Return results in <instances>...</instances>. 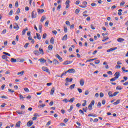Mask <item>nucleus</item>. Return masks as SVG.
I'll use <instances>...</instances> for the list:
<instances>
[{
  "label": "nucleus",
  "mask_w": 128,
  "mask_h": 128,
  "mask_svg": "<svg viewBox=\"0 0 128 128\" xmlns=\"http://www.w3.org/2000/svg\"><path fill=\"white\" fill-rule=\"evenodd\" d=\"M42 70H44V72H48L49 74H50V70H48V68L43 66L42 67Z\"/></svg>",
  "instance_id": "obj_1"
},
{
  "label": "nucleus",
  "mask_w": 128,
  "mask_h": 128,
  "mask_svg": "<svg viewBox=\"0 0 128 128\" xmlns=\"http://www.w3.org/2000/svg\"><path fill=\"white\" fill-rule=\"evenodd\" d=\"M82 4H84V6L79 5V6L82 8H86V4H88V2L86 1L83 2Z\"/></svg>",
  "instance_id": "obj_2"
},
{
  "label": "nucleus",
  "mask_w": 128,
  "mask_h": 128,
  "mask_svg": "<svg viewBox=\"0 0 128 128\" xmlns=\"http://www.w3.org/2000/svg\"><path fill=\"white\" fill-rule=\"evenodd\" d=\"M66 72H69V74H74V72H76V70L74 68H70L66 70Z\"/></svg>",
  "instance_id": "obj_3"
},
{
  "label": "nucleus",
  "mask_w": 128,
  "mask_h": 128,
  "mask_svg": "<svg viewBox=\"0 0 128 128\" xmlns=\"http://www.w3.org/2000/svg\"><path fill=\"white\" fill-rule=\"evenodd\" d=\"M32 18H36V12L34 10L32 12Z\"/></svg>",
  "instance_id": "obj_4"
},
{
  "label": "nucleus",
  "mask_w": 128,
  "mask_h": 128,
  "mask_svg": "<svg viewBox=\"0 0 128 128\" xmlns=\"http://www.w3.org/2000/svg\"><path fill=\"white\" fill-rule=\"evenodd\" d=\"M114 76H115V78H120V73L118 72H116L114 74Z\"/></svg>",
  "instance_id": "obj_5"
},
{
  "label": "nucleus",
  "mask_w": 128,
  "mask_h": 128,
  "mask_svg": "<svg viewBox=\"0 0 128 128\" xmlns=\"http://www.w3.org/2000/svg\"><path fill=\"white\" fill-rule=\"evenodd\" d=\"M116 48H110V49L107 50V52H114V50H116Z\"/></svg>",
  "instance_id": "obj_6"
},
{
  "label": "nucleus",
  "mask_w": 128,
  "mask_h": 128,
  "mask_svg": "<svg viewBox=\"0 0 128 128\" xmlns=\"http://www.w3.org/2000/svg\"><path fill=\"white\" fill-rule=\"evenodd\" d=\"M38 61L40 62V64H44V62H46V60L44 58H41L38 60Z\"/></svg>",
  "instance_id": "obj_7"
},
{
  "label": "nucleus",
  "mask_w": 128,
  "mask_h": 128,
  "mask_svg": "<svg viewBox=\"0 0 128 128\" xmlns=\"http://www.w3.org/2000/svg\"><path fill=\"white\" fill-rule=\"evenodd\" d=\"M34 124V122L32 120H30L27 123V126H32Z\"/></svg>",
  "instance_id": "obj_8"
},
{
  "label": "nucleus",
  "mask_w": 128,
  "mask_h": 128,
  "mask_svg": "<svg viewBox=\"0 0 128 128\" xmlns=\"http://www.w3.org/2000/svg\"><path fill=\"white\" fill-rule=\"evenodd\" d=\"M80 84L81 86H84V80L82 78L80 79Z\"/></svg>",
  "instance_id": "obj_9"
},
{
  "label": "nucleus",
  "mask_w": 128,
  "mask_h": 128,
  "mask_svg": "<svg viewBox=\"0 0 128 128\" xmlns=\"http://www.w3.org/2000/svg\"><path fill=\"white\" fill-rule=\"evenodd\" d=\"M54 90H55L54 87L52 88L50 92V94L51 96L54 95Z\"/></svg>",
  "instance_id": "obj_10"
},
{
  "label": "nucleus",
  "mask_w": 128,
  "mask_h": 128,
  "mask_svg": "<svg viewBox=\"0 0 128 128\" xmlns=\"http://www.w3.org/2000/svg\"><path fill=\"white\" fill-rule=\"evenodd\" d=\"M37 11L38 14H42L44 12V9H37Z\"/></svg>",
  "instance_id": "obj_11"
},
{
  "label": "nucleus",
  "mask_w": 128,
  "mask_h": 128,
  "mask_svg": "<svg viewBox=\"0 0 128 128\" xmlns=\"http://www.w3.org/2000/svg\"><path fill=\"white\" fill-rule=\"evenodd\" d=\"M14 26V28L15 30H18V28H20V27L18 26V24L17 23H15Z\"/></svg>",
  "instance_id": "obj_12"
},
{
  "label": "nucleus",
  "mask_w": 128,
  "mask_h": 128,
  "mask_svg": "<svg viewBox=\"0 0 128 128\" xmlns=\"http://www.w3.org/2000/svg\"><path fill=\"white\" fill-rule=\"evenodd\" d=\"M20 121H18L16 124V128H20Z\"/></svg>",
  "instance_id": "obj_13"
},
{
  "label": "nucleus",
  "mask_w": 128,
  "mask_h": 128,
  "mask_svg": "<svg viewBox=\"0 0 128 128\" xmlns=\"http://www.w3.org/2000/svg\"><path fill=\"white\" fill-rule=\"evenodd\" d=\"M16 114H24V111H20L19 110L16 111Z\"/></svg>",
  "instance_id": "obj_14"
},
{
  "label": "nucleus",
  "mask_w": 128,
  "mask_h": 128,
  "mask_svg": "<svg viewBox=\"0 0 128 128\" xmlns=\"http://www.w3.org/2000/svg\"><path fill=\"white\" fill-rule=\"evenodd\" d=\"M34 54H36V56H40L41 53H40V52H38V50H34Z\"/></svg>",
  "instance_id": "obj_15"
},
{
  "label": "nucleus",
  "mask_w": 128,
  "mask_h": 128,
  "mask_svg": "<svg viewBox=\"0 0 128 128\" xmlns=\"http://www.w3.org/2000/svg\"><path fill=\"white\" fill-rule=\"evenodd\" d=\"M72 78H66V80H65V81L66 82H72Z\"/></svg>",
  "instance_id": "obj_16"
},
{
  "label": "nucleus",
  "mask_w": 128,
  "mask_h": 128,
  "mask_svg": "<svg viewBox=\"0 0 128 128\" xmlns=\"http://www.w3.org/2000/svg\"><path fill=\"white\" fill-rule=\"evenodd\" d=\"M118 42H122L124 41V39L122 38H118L117 40Z\"/></svg>",
  "instance_id": "obj_17"
},
{
  "label": "nucleus",
  "mask_w": 128,
  "mask_h": 128,
  "mask_svg": "<svg viewBox=\"0 0 128 128\" xmlns=\"http://www.w3.org/2000/svg\"><path fill=\"white\" fill-rule=\"evenodd\" d=\"M72 63V61H68L67 60L64 62V64H70Z\"/></svg>",
  "instance_id": "obj_18"
},
{
  "label": "nucleus",
  "mask_w": 128,
  "mask_h": 128,
  "mask_svg": "<svg viewBox=\"0 0 128 128\" xmlns=\"http://www.w3.org/2000/svg\"><path fill=\"white\" fill-rule=\"evenodd\" d=\"M68 40V35L67 34H65L62 38V40Z\"/></svg>",
  "instance_id": "obj_19"
},
{
  "label": "nucleus",
  "mask_w": 128,
  "mask_h": 128,
  "mask_svg": "<svg viewBox=\"0 0 128 128\" xmlns=\"http://www.w3.org/2000/svg\"><path fill=\"white\" fill-rule=\"evenodd\" d=\"M36 34L38 40H40V38H42V37L40 36V34L36 33Z\"/></svg>",
  "instance_id": "obj_20"
},
{
  "label": "nucleus",
  "mask_w": 128,
  "mask_h": 128,
  "mask_svg": "<svg viewBox=\"0 0 128 128\" xmlns=\"http://www.w3.org/2000/svg\"><path fill=\"white\" fill-rule=\"evenodd\" d=\"M56 56L59 60H62V58L60 57V56L58 54H56Z\"/></svg>",
  "instance_id": "obj_21"
},
{
  "label": "nucleus",
  "mask_w": 128,
  "mask_h": 128,
  "mask_svg": "<svg viewBox=\"0 0 128 128\" xmlns=\"http://www.w3.org/2000/svg\"><path fill=\"white\" fill-rule=\"evenodd\" d=\"M26 30H28V28H26V29L23 30L22 32V36H24V34H26Z\"/></svg>",
  "instance_id": "obj_22"
},
{
  "label": "nucleus",
  "mask_w": 128,
  "mask_h": 128,
  "mask_svg": "<svg viewBox=\"0 0 128 128\" xmlns=\"http://www.w3.org/2000/svg\"><path fill=\"white\" fill-rule=\"evenodd\" d=\"M75 86H76V84H72V85L70 86V89L74 90V88Z\"/></svg>",
  "instance_id": "obj_23"
},
{
  "label": "nucleus",
  "mask_w": 128,
  "mask_h": 128,
  "mask_svg": "<svg viewBox=\"0 0 128 128\" xmlns=\"http://www.w3.org/2000/svg\"><path fill=\"white\" fill-rule=\"evenodd\" d=\"M46 16H43L42 17V18L40 20V22H44V20H46Z\"/></svg>",
  "instance_id": "obj_24"
},
{
  "label": "nucleus",
  "mask_w": 128,
  "mask_h": 128,
  "mask_svg": "<svg viewBox=\"0 0 128 128\" xmlns=\"http://www.w3.org/2000/svg\"><path fill=\"white\" fill-rule=\"evenodd\" d=\"M53 64H58V61L56 59H54V60H53Z\"/></svg>",
  "instance_id": "obj_25"
},
{
  "label": "nucleus",
  "mask_w": 128,
  "mask_h": 128,
  "mask_svg": "<svg viewBox=\"0 0 128 128\" xmlns=\"http://www.w3.org/2000/svg\"><path fill=\"white\" fill-rule=\"evenodd\" d=\"M120 100H117L116 102H114L113 104H114V106H116L117 104H120Z\"/></svg>",
  "instance_id": "obj_26"
},
{
  "label": "nucleus",
  "mask_w": 128,
  "mask_h": 128,
  "mask_svg": "<svg viewBox=\"0 0 128 128\" xmlns=\"http://www.w3.org/2000/svg\"><path fill=\"white\" fill-rule=\"evenodd\" d=\"M24 74V71L22 70V71L20 72H18L17 74H18V76H20V75L22 76V74Z\"/></svg>",
  "instance_id": "obj_27"
},
{
  "label": "nucleus",
  "mask_w": 128,
  "mask_h": 128,
  "mask_svg": "<svg viewBox=\"0 0 128 128\" xmlns=\"http://www.w3.org/2000/svg\"><path fill=\"white\" fill-rule=\"evenodd\" d=\"M108 94L110 98H112L113 97V94L112 92H109L108 93Z\"/></svg>",
  "instance_id": "obj_28"
},
{
  "label": "nucleus",
  "mask_w": 128,
  "mask_h": 128,
  "mask_svg": "<svg viewBox=\"0 0 128 128\" xmlns=\"http://www.w3.org/2000/svg\"><path fill=\"white\" fill-rule=\"evenodd\" d=\"M122 87L121 86H118L116 88V90H122Z\"/></svg>",
  "instance_id": "obj_29"
},
{
  "label": "nucleus",
  "mask_w": 128,
  "mask_h": 128,
  "mask_svg": "<svg viewBox=\"0 0 128 128\" xmlns=\"http://www.w3.org/2000/svg\"><path fill=\"white\" fill-rule=\"evenodd\" d=\"M80 12V10L78 8H77L75 10V14H78Z\"/></svg>",
  "instance_id": "obj_30"
},
{
  "label": "nucleus",
  "mask_w": 128,
  "mask_h": 128,
  "mask_svg": "<svg viewBox=\"0 0 128 128\" xmlns=\"http://www.w3.org/2000/svg\"><path fill=\"white\" fill-rule=\"evenodd\" d=\"M54 38H52L50 40V44H54Z\"/></svg>",
  "instance_id": "obj_31"
},
{
  "label": "nucleus",
  "mask_w": 128,
  "mask_h": 128,
  "mask_svg": "<svg viewBox=\"0 0 128 128\" xmlns=\"http://www.w3.org/2000/svg\"><path fill=\"white\" fill-rule=\"evenodd\" d=\"M72 108H74V106H70V108L68 110V112H70L72 110Z\"/></svg>",
  "instance_id": "obj_32"
},
{
  "label": "nucleus",
  "mask_w": 128,
  "mask_h": 128,
  "mask_svg": "<svg viewBox=\"0 0 128 128\" xmlns=\"http://www.w3.org/2000/svg\"><path fill=\"white\" fill-rule=\"evenodd\" d=\"M11 62H16V59L14 58H11Z\"/></svg>",
  "instance_id": "obj_33"
},
{
  "label": "nucleus",
  "mask_w": 128,
  "mask_h": 128,
  "mask_svg": "<svg viewBox=\"0 0 128 128\" xmlns=\"http://www.w3.org/2000/svg\"><path fill=\"white\" fill-rule=\"evenodd\" d=\"M52 45H49V46H48V50H52Z\"/></svg>",
  "instance_id": "obj_34"
},
{
  "label": "nucleus",
  "mask_w": 128,
  "mask_h": 128,
  "mask_svg": "<svg viewBox=\"0 0 128 128\" xmlns=\"http://www.w3.org/2000/svg\"><path fill=\"white\" fill-rule=\"evenodd\" d=\"M66 74H68V72H64L62 75L60 76V78H62V76H66Z\"/></svg>",
  "instance_id": "obj_35"
},
{
  "label": "nucleus",
  "mask_w": 128,
  "mask_h": 128,
  "mask_svg": "<svg viewBox=\"0 0 128 128\" xmlns=\"http://www.w3.org/2000/svg\"><path fill=\"white\" fill-rule=\"evenodd\" d=\"M88 116H92L93 118H96V114H88Z\"/></svg>",
  "instance_id": "obj_36"
},
{
  "label": "nucleus",
  "mask_w": 128,
  "mask_h": 128,
  "mask_svg": "<svg viewBox=\"0 0 128 128\" xmlns=\"http://www.w3.org/2000/svg\"><path fill=\"white\" fill-rule=\"evenodd\" d=\"M88 108L90 110H92V106L90 104L88 106Z\"/></svg>",
  "instance_id": "obj_37"
},
{
  "label": "nucleus",
  "mask_w": 128,
  "mask_h": 128,
  "mask_svg": "<svg viewBox=\"0 0 128 128\" xmlns=\"http://www.w3.org/2000/svg\"><path fill=\"white\" fill-rule=\"evenodd\" d=\"M74 100H75L74 98H70V100H68V102H73Z\"/></svg>",
  "instance_id": "obj_38"
},
{
  "label": "nucleus",
  "mask_w": 128,
  "mask_h": 128,
  "mask_svg": "<svg viewBox=\"0 0 128 128\" xmlns=\"http://www.w3.org/2000/svg\"><path fill=\"white\" fill-rule=\"evenodd\" d=\"M2 58L3 60H6V58H8V56H6V55H2Z\"/></svg>",
  "instance_id": "obj_39"
},
{
  "label": "nucleus",
  "mask_w": 128,
  "mask_h": 128,
  "mask_svg": "<svg viewBox=\"0 0 128 128\" xmlns=\"http://www.w3.org/2000/svg\"><path fill=\"white\" fill-rule=\"evenodd\" d=\"M24 92H30V90H28V88H24Z\"/></svg>",
  "instance_id": "obj_40"
},
{
  "label": "nucleus",
  "mask_w": 128,
  "mask_h": 128,
  "mask_svg": "<svg viewBox=\"0 0 128 128\" xmlns=\"http://www.w3.org/2000/svg\"><path fill=\"white\" fill-rule=\"evenodd\" d=\"M3 54H6V56H10V54L6 52H4Z\"/></svg>",
  "instance_id": "obj_41"
},
{
  "label": "nucleus",
  "mask_w": 128,
  "mask_h": 128,
  "mask_svg": "<svg viewBox=\"0 0 128 128\" xmlns=\"http://www.w3.org/2000/svg\"><path fill=\"white\" fill-rule=\"evenodd\" d=\"M88 94H90V91H88V90L85 91V92H84L85 96H88Z\"/></svg>",
  "instance_id": "obj_42"
},
{
  "label": "nucleus",
  "mask_w": 128,
  "mask_h": 128,
  "mask_svg": "<svg viewBox=\"0 0 128 128\" xmlns=\"http://www.w3.org/2000/svg\"><path fill=\"white\" fill-rule=\"evenodd\" d=\"M8 92H11V94H12V92H14V90H12V89H8Z\"/></svg>",
  "instance_id": "obj_43"
},
{
  "label": "nucleus",
  "mask_w": 128,
  "mask_h": 128,
  "mask_svg": "<svg viewBox=\"0 0 128 128\" xmlns=\"http://www.w3.org/2000/svg\"><path fill=\"white\" fill-rule=\"evenodd\" d=\"M39 52H40V54L42 52V54H44V50L42 49V48H39Z\"/></svg>",
  "instance_id": "obj_44"
},
{
  "label": "nucleus",
  "mask_w": 128,
  "mask_h": 128,
  "mask_svg": "<svg viewBox=\"0 0 128 128\" xmlns=\"http://www.w3.org/2000/svg\"><path fill=\"white\" fill-rule=\"evenodd\" d=\"M38 28L40 30V32H42V25H39Z\"/></svg>",
  "instance_id": "obj_45"
},
{
  "label": "nucleus",
  "mask_w": 128,
  "mask_h": 128,
  "mask_svg": "<svg viewBox=\"0 0 128 128\" xmlns=\"http://www.w3.org/2000/svg\"><path fill=\"white\" fill-rule=\"evenodd\" d=\"M20 100H22V98H26V97H24L22 94H20Z\"/></svg>",
  "instance_id": "obj_46"
},
{
  "label": "nucleus",
  "mask_w": 128,
  "mask_h": 128,
  "mask_svg": "<svg viewBox=\"0 0 128 128\" xmlns=\"http://www.w3.org/2000/svg\"><path fill=\"white\" fill-rule=\"evenodd\" d=\"M6 30L4 29V30L2 32V34H6Z\"/></svg>",
  "instance_id": "obj_47"
},
{
  "label": "nucleus",
  "mask_w": 128,
  "mask_h": 128,
  "mask_svg": "<svg viewBox=\"0 0 128 128\" xmlns=\"http://www.w3.org/2000/svg\"><path fill=\"white\" fill-rule=\"evenodd\" d=\"M116 80V77H114V78H111L110 80V82H114V80Z\"/></svg>",
  "instance_id": "obj_48"
},
{
  "label": "nucleus",
  "mask_w": 128,
  "mask_h": 128,
  "mask_svg": "<svg viewBox=\"0 0 128 128\" xmlns=\"http://www.w3.org/2000/svg\"><path fill=\"white\" fill-rule=\"evenodd\" d=\"M90 106H94V100H92L90 104Z\"/></svg>",
  "instance_id": "obj_49"
},
{
  "label": "nucleus",
  "mask_w": 128,
  "mask_h": 128,
  "mask_svg": "<svg viewBox=\"0 0 128 128\" xmlns=\"http://www.w3.org/2000/svg\"><path fill=\"white\" fill-rule=\"evenodd\" d=\"M97 106H98V108H100V106H102V103H100V102H98Z\"/></svg>",
  "instance_id": "obj_50"
},
{
  "label": "nucleus",
  "mask_w": 128,
  "mask_h": 128,
  "mask_svg": "<svg viewBox=\"0 0 128 128\" xmlns=\"http://www.w3.org/2000/svg\"><path fill=\"white\" fill-rule=\"evenodd\" d=\"M78 92H80V94H82V89L78 88Z\"/></svg>",
  "instance_id": "obj_51"
},
{
  "label": "nucleus",
  "mask_w": 128,
  "mask_h": 128,
  "mask_svg": "<svg viewBox=\"0 0 128 128\" xmlns=\"http://www.w3.org/2000/svg\"><path fill=\"white\" fill-rule=\"evenodd\" d=\"M66 24L67 25V26H70V21L68 20H67L66 22Z\"/></svg>",
  "instance_id": "obj_52"
},
{
  "label": "nucleus",
  "mask_w": 128,
  "mask_h": 128,
  "mask_svg": "<svg viewBox=\"0 0 128 128\" xmlns=\"http://www.w3.org/2000/svg\"><path fill=\"white\" fill-rule=\"evenodd\" d=\"M84 103L82 104V106H86V100H84Z\"/></svg>",
  "instance_id": "obj_53"
},
{
  "label": "nucleus",
  "mask_w": 128,
  "mask_h": 128,
  "mask_svg": "<svg viewBox=\"0 0 128 128\" xmlns=\"http://www.w3.org/2000/svg\"><path fill=\"white\" fill-rule=\"evenodd\" d=\"M94 63L96 64H100V60H95Z\"/></svg>",
  "instance_id": "obj_54"
},
{
  "label": "nucleus",
  "mask_w": 128,
  "mask_h": 128,
  "mask_svg": "<svg viewBox=\"0 0 128 128\" xmlns=\"http://www.w3.org/2000/svg\"><path fill=\"white\" fill-rule=\"evenodd\" d=\"M8 15L9 16H12V10H11L10 12L8 13Z\"/></svg>",
  "instance_id": "obj_55"
},
{
  "label": "nucleus",
  "mask_w": 128,
  "mask_h": 128,
  "mask_svg": "<svg viewBox=\"0 0 128 128\" xmlns=\"http://www.w3.org/2000/svg\"><path fill=\"white\" fill-rule=\"evenodd\" d=\"M79 112H80V114H84V111L82 110H79Z\"/></svg>",
  "instance_id": "obj_56"
},
{
  "label": "nucleus",
  "mask_w": 128,
  "mask_h": 128,
  "mask_svg": "<svg viewBox=\"0 0 128 128\" xmlns=\"http://www.w3.org/2000/svg\"><path fill=\"white\" fill-rule=\"evenodd\" d=\"M46 38V34L44 33L43 34L42 38Z\"/></svg>",
  "instance_id": "obj_57"
},
{
  "label": "nucleus",
  "mask_w": 128,
  "mask_h": 128,
  "mask_svg": "<svg viewBox=\"0 0 128 128\" xmlns=\"http://www.w3.org/2000/svg\"><path fill=\"white\" fill-rule=\"evenodd\" d=\"M126 4V2H120V6H124V4Z\"/></svg>",
  "instance_id": "obj_58"
},
{
  "label": "nucleus",
  "mask_w": 128,
  "mask_h": 128,
  "mask_svg": "<svg viewBox=\"0 0 128 128\" xmlns=\"http://www.w3.org/2000/svg\"><path fill=\"white\" fill-rule=\"evenodd\" d=\"M48 22H49L48 20H46V22H45V26H48Z\"/></svg>",
  "instance_id": "obj_59"
},
{
  "label": "nucleus",
  "mask_w": 128,
  "mask_h": 128,
  "mask_svg": "<svg viewBox=\"0 0 128 128\" xmlns=\"http://www.w3.org/2000/svg\"><path fill=\"white\" fill-rule=\"evenodd\" d=\"M64 32H68V28L64 27Z\"/></svg>",
  "instance_id": "obj_60"
},
{
  "label": "nucleus",
  "mask_w": 128,
  "mask_h": 128,
  "mask_svg": "<svg viewBox=\"0 0 128 128\" xmlns=\"http://www.w3.org/2000/svg\"><path fill=\"white\" fill-rule=\"evenodd\" d=\"M34 116H35L36 118H38V116H40V115L36 113L34 114Z\"/></svg>",
  "instance_id": "obj_61"
},
{
  "label": "nucleus",
  "mask_w": 128,
  "mask_h": 128,
  "mask_svg": "<svg viewBox=\"0 0 128 128\" xmlns=\"http://www.w3.org/2000/svg\"><path fill=\"white\" fill-rule=\"evenodd\" d=\"M100 98H104V93L100 92Z\"/></svg>",
  "instance_id": "obj_62"
},
{
  "label": "nucleus",
  "mask_w": 128,
  "mask_h": 128,
  "mask_svg": "<svg viewBox=\"0 0 128 128\" xmlns=\"http://www.w3.org/2000/svg\"><path fill=\"white\" fill-rule=\"evenodd\" d=\"M118 92H115L113 94V96H117L118 94Z\"/></svg>",
  "instance_id": "obj_63"
},
{
  "label": "nucleus",
  "mask_w": 128,
  "mask_h": 128,
  "mask_svg": "<svg viewBox=\"0 0 128 128\" xmlns=\"http://www.w3.org/2000/svg\"><path fill=\"white\" fill-rule=\"evenodd\" d=\"M70 0H66V4H70Z\"/></svg>",
  "instance_id": "obj_64"
}]
</instances>
